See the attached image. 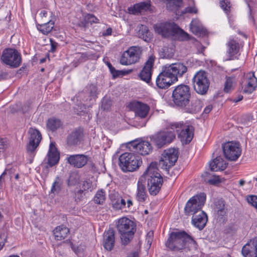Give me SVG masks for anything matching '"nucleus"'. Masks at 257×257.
<instances>
[{
	"label": "nucleus",
	"mask_w": 257,
	"mask_h": 257,
	"mask_svg": "<svg viewBox=\"0 0 257 257\" xmlns=\"http://www.w3.org/2000/svg\"><path fill=\"white\" fill-rule=\"evenodd\" d=\"M154 62V57L153 56L150 57L139 74V77L141 79L148 83H149L151 79L152 68L153 66Z\"/></svg>",
	"instance_id": "aec40b11"
},
{
	"label": "nucleus",
	"mask_w": 257,
	"mask_h": 257,
	"mask_svg": "<svg viewBox=\"0 0 257 257\" xmlns=\"http://www.w3.org/2000/svg\"><path fill=\"white\" fill-rule=\"evenodd\" d=\"M50 44H51L50 51L52 52H54L56 50V48L58 46V44H57V43L55 42L52 39H50Z\"/></svg>",
	"instance_id": "69168bd1"
},
{
	"label": "nucleus",
	"mask_w": 257,
	"mask_h": 257,
	"mask_svg": "<svg viewBox=\"0 0 257 257\" xmlns=\"http://www.w3.org/2000/svg\"><path fill=\"white\" fill-rule=\"evenodd\" d=\"M190 97V87L188 85H179L173 91V101L176 105L179 106H184L188 103L189 101Z\"/></svg>",
	"instance_id": "423d86ee"
},
{
	"label": "nucleus",
	"mask_w": 257,
	"mask_h": 257,
	"mask_svg": "<svg viewBox=\"0 0 257 257\" xmlns=\"http://www.w3.org/2000/svg\"><path fill=\"white\" fill-rule=\"evenodd\" d=\"M244 257H257V237L250 240L242 248Z\"/></svg>",
	"instance_id": "a211bd4d"
},
{
	"label": "nucleus",
	"mask_w": 257,
	"mask_h": 257,
	"mask_svg": "<svg viewBox=\"0 0 257 257\" xmlns=\"http://www.w3.org/2000/svg\"><path fill=\"white\" fill-rule=\"evenodd\" d=\"M235 83V79L234 77H226L224 83V91L228 93L232 90Z\"/></svg>",
	"instance_id": "c9c22d12"
},
{
	"label": "nucleus",
	"mask_w": 257,
	"mask_h": 257,
	"mask_svg": "<svg viewBox=\"0 0 257 257\" xmlns=\"http://www.w3.org/2000/svg\"><path fill=\"white\" fill-rule=\"evenodd\" d=\"M71 248L72 250L75 252V253L78 255L82 253L84 250V246L82 245L77 246L76 245L72 244Z\"/></svg>",
	"instance_id": "603ef678"
},
{
	"label": "nucleus",
	"mask_w": 257,
	"mask_h": 257,
	"mask_svg": "<svg viewBox=\"0 0 257 257\" xmlns=\"http://www.w3.org/2000/svg\"><path fill=\"white\" fill-rule=\"evenodd\" d=\"M79 175L77 173L73 172L70 175L68 182V185H74L79 182Z\"/></svg>",
	"instance_id": "49530a36"
},
{
	"label": "nucleus",
	"mask_w": 257,
	"mask_h": 257,
	"mask_svg": "<svg viewBox=\"0 0 257 257\" xmlns=\"http://www.w3.org/2000/svg\"><path fill=\"white\" fill-rule=\"evenodd\" d=\"M257 86V78L254 76L253 72L247 73L245 77V83L243 91L251 93Z\"/></svg>",
	"instance_id": "4be33fe9"
},
{
	"label": "nucleus",
	"mask_w": 257,
	"mask_h": 257,
	"mask_svg": "<svg viewBox=\"0 0 257 257\" xmlns=\"http://www.w3.org/2000/svg\"><path fill=\"white\" fill-rule=\"evenodd\" d=\"M62 184V182L61 179L59 177H56L55 181L53 183L51 189L50 195H55L58 194L61 190Z\"/></svg>",
	"instance_id": "58836bf2"
},
{
	"label": "nucleus",
	"mask_w": 257,
	"mask_h": 257,
	"mask_svg": "<svg viewBox=\"0 0 257 257\" xmlns=\"http://www.w3.org/2000/svg\"><path fill=\"white\" fill-rule=\"evenodd\" d=\"M205 200L206 196L204 193H200L190 198L187 202L184 209L186 215L197 214L199 211H201Z\"/></svg>",
	"instance_id": "1a4fd4ad"
},
{
	"label": "nucleus",
	"mask_w": 257,
	"mask_h": 257,
	"mask_svg": "<svg viewBox=\"0 0 257 257\" xmlns=\"http://www.w3.org/2000/svg\"><path fill=\"white\" fill-rule=\"evenodd\" d=\"M193 88L195 91L200 94L206 93L209 86V80L204 71L197 72L192 79Z\"/></svg>",
	"instance_id": "6e6552de"
},
{
	"label": "nucleus",
	"mask_w": 257,
	"mask_h": 257,
	"mask_svg": "<svg viewBox=\"0 0 257 257\" xmlns=\"http://www.w3.org/2000/svg\"><path fill=\"white\" fill-rule=\"evenodd\" d=\"M110 67H109V70L111 72V74H112L113 76L114 77H116L120 75V74H122V72L121 71H118L116 70L114 67L112 66V65L109 64Z\"/></svg>",
	"instance_id": "bf43d9fd"
},
{
	"label": "nucleus",
	"mask_w": 257,
	"mask_h": 257,
	"mask_svg": "<svg viewBox=\"0 0 257 257\" xmlns=\"http://www.w3.org/2000/svg\"><path fill=\"white\" fill-rule=\"evenodd\" d=\"M229 4L228 0H222L220 2V7L226 12L228 11L229 9Z\"/></svg>",
	"instance_id": "4d7b16f0"
},
{
	"label": "nucleus",
	"mask_w": 257,
	"mask_h": 257,
	"mask_svg": "<svg viewBox=\"0 0 257 257\" xmlns=\"http://www.w3.org/2000/svg\"><path fill=\"white\" fill-rule=\"evenodd\" d=\"M111 101L109 98L104 97L102 100L101 108L104 110H108L111 105Z\"/></svg>",
	"instance_id": "09e8293b"
},
{
	"label": "nucleus",
	"mask_w": 257,
	"mask_h": 257,
	"mask_svg": "<svg viewBox=\"0 0 257 257\" xmlns=\"http://www.w3.org/2000/svg\"><path fill=\"white\" fill-rule=\"evenodd\" d=\"M215 209L219 215L223 216L225 213L224 201L220 199L216 201Z\"/></svg>",
	"instance_id": "37998d69"
},
{
	"label": "nucleus",
	"mask_w": 257,
	"mask_h": 257,
	"mask_svg": "<svg viewBox=\"0 0 257 257\" xmlns=\"http://www.w3.org/2000/svg\"><path fill=\"white\" fill-rule=\"evenodd\" d=\"M121 196L119 194L115 191H112L109 195L111 204L114 202L116 200L119 198Z\"/></svg>",
	"instance_id": "5fc2aeb1"
},
{
	"label": "nucleus",
	"mask_w": 257,
	"mask_h": 257,
	"mask_svg": "<svg viewBox=\"0 0 257 257\" xmlns=\"http://www.w3.org/2000/svg\"><path fill=\"white\" fill-rule=\"evenodd\" d=\"M42 139L40 132L36 129H33V156L35 150L39 146Z\"/></svg>",
	"instance_id": "e433bc0d"
},
{
	"label": "nucleus",
	"mask_w": 257,
	"mask_h": 257,
	"mask_svg": "<svg viewBox=\"0 0 257 257\" xmlns=\"http://www.w3.org/2000/svg\"><path fill=\"white\" fill-rule=\"evenodd\" d=\"M83 134L81 131L75 130L72 132L67 137V143L69 146L78 145L81 141Z\"/></svg>",
	"instance_id": "bb28decb"
},
{
	"label": "nucleus",
	"mask_w": 257,
	"mask_h": 257,
	"mask_svg": "<svg viewBox=\"0 0 257 257\" xmlns=\"http://www.w3.org/2000/svg\"><path fill=\"white\" fill-rule=\"evenodd\" d=\"M227 163L221 156L216 157L212 162L209 163L212 171H223L227 167Z\"/></svg>",
	"instance_id": "cd10ccee"
},
{
	"label": "nucleus",
	"mask_w": 257,
	"mask_h": 257,
	"mask_svg": "<svg viewBox=\"0 0 257 257\" xmlns=\"http://www.w3.org/2000/svg\"><path fill=\"white\" fill-rule=\"evenodd\" d=\"M131 107L135 112V115L142 118H145L150 110V107L148 105L140 101L132 102Z\"/></svg>",
	"instance_id": "6ab92c4d"
},
{
	"label": "nucleus",
	"mask_w": 257,
	"mask_h": 257,
	"mask_svg": "<svg viewBox=\"0 0 257 257\" xmlns=\"http://www.w3.org/2000/svg\"><path fill=\"white\" fill-rule=\"evenodd\" d=\"M69 230L67 227L64 225L57 226L53 231L55 238L57 240L64 239L68 235Z\"/></svg>",
	"instance_id": "7c9ffc66"
},
{
	"label": "nucleus",
	"mask_w": 257,
	"mask_h": 257,
	"mask_svg": "<svg viewBox=\"0 0 257 257\" xmlns=\"http://www.w3.org/2000/svg\"><path fill=\"white\" fill-rule=\"evenodd\" d=\"M197 10L194 6L188 7L186 8L182 12V13H196Z\"/></svg>",
	"instance_id": "052dcab7"
},
{
	"label": "nucleus",
	"mask_w": 257,
	"mask_h": 257,
	"mask_svg": "<svg viewBox=\"0 0 257 257\" xmlns=\"http://www.w3.org/2000/svg\"><path fill=\"white\" fill-rule=\"evenodd\" d=\"M37 29L44 35H47L50 33L54 27V22L52 20H49L46 22L40 23L36 20Z\"/></svg>",
	"instance_id": "c756f323"
},
{
	"label": "nucleus",
	"mask_w": 257,
	"mask_h": 257,
	"mask_svg": "<svg viewBox=\"0 0 257 257\" xmlns=\"http://www.w3.org/2000/svg\"><path fill=\"white\" fill-rule=\"evenodd\" d=\"M195 244L196 241L185 231L171 232L166 243V246L173 251H180Z\"/></svg>",
	"instance_id": "f03ea898"
},
{
	"label": "nucleus",
	"mask_w": 257,
	"mask_h": 257,
	"mask_svg": "<svg viewBox=\"0 0 257 257\" xmlns=\"http://www.w3.org/2000/svg\"><path fill=\"white\" fill-rule=\"evenodd\" d=\"M252 116L250 114L243 115L241 118V122L244 125H250L252 121Z\"/></svg>",
	"instance_id": "3c124183"
},
{
	"label": "nucleus",
	"mask_w": 257,
	"mask_h": 257,
	"mask_svg": "<svg viewBox=\"0 0 257 257\" xmlns=\"http://www.w3.org/2000/svg\"><path fill=\"white\" fill-rule=\"evenodd\" d=\"M1 59L7 65L12 67H18L21 62V57L15 49L9 48L4 50Z\"/></svg>",
	"instance_id": "f8f14e48"
},
{
	"label": "nucleus",
	"mask_w": 257,
	"mask_h": 257,
	"mask_svg": "<svg viewBox=\"0 0 257 257\" xmlns=\"http://www.w3.org/2000/svg\"><path fill=\"white\" fill-rule=\"evenodd\" d=\"M139 35L140 37L145 41H148V39L150 37V33L149 31L147 26L142 25L139 30Z\"/></svg>",
	"instance_id": "c03bdc74"
},
{
	"label": "nucleus",
	"mask_w": 257,
	"mask_h": 257,
	"mask_svg": "<svg viewBox=\"0 0 257 257\" xmlns=\"http://www.w3.org/2000/svg\"><path fill=\"white\" fill-rule=\"evenodd\" d=\"M119 165L124 172H133L138 170L142 164L140 157L134 153L125 152L119 157Z\"/></svg>",
	"instance_id": "20e7f679"
},
{
	"label": "nucleus",
	"mask_w": 257,
	"mask_h": 257,
	"mask_svg": "<svg viewBox=\"0 0 257 257\" xmlns=\"http://www.w3.org/2000/svg\"><path fill=\"white\" fill-rule=\"evenodd\" d=\"M145 185L144 176H141L138 182L136 194V199L139 202H143L146 199L147 193Z\"/></svg>",
	"instance_id": "b1692460"
},
{
	"label": "nucleus",
	"mask_w": 257,
	"mask_h": 257,
	"mask_svg": "<svg viewBox=\"0 0 257 257\" xmlns=\"http://www.w3.org/2000/svg\"><path fill=\"white\" fill-rule=\"evenodd\" d=\"M114 232L113 229H109L104 233L103 246L107 250H111L114 244Z\"/></svg>",
	"instance_id": "a878e982"
},
{
	"label": "nucleus",
	"mask_w": 257,
	"mask_h": 257,
	"mask_svg": "<svg viewBox=\"0 0 257 257\" xmlns=\"http://www.w3.org/2000/svg\"><path fill=\"white\" fill-rule=\"evenodd\" d=\"M181 107H183L187 112L195 113L201 110L202 107V103L199 99L194 98Z\"/></svg>",
	"instance_id": "393cba45"
},
{
	"label": "nucleus",
	"mask_w": 257,
	"mask_h": 257,
	"mask_svg": "<svg viewBox=\"0 0 257 257\" xmlns=\"http://www.w3.org/2000/svg\"><path fill=\"white\" fill-rule=\"evenodd\" d=\"M97 23H99V20L96 17L92 14H87L83 16V20L78 23V26L86 28L88 24Z\"/></svg>",
	"instance_id": "2f4dec72"
},
{
	"label": "nucleus",
	"mask_w": 257,
	"mask_h": 257,
	"mask_svg": "<svg viewBox=\"0 0 257 257\" xmlns=\"http://www.w3.org/2000/svg\"><path fill=\"white\" fill-rule=\"evenodd\" d=\"M83 191L82 190H79L75 193L74 198L75 201L78 202L82 200L83 197Z\"/></svg>",
	"instance_id": "864d4df0"
},
{
	"label": "nucleus",
	"mask_w": 257,
	"mask_h": 257,
	"mask_svg": "<svg viewBox=\"0 0 257 257\" xmlns=\"http://www.w3.org/2000/svg\"><path fill=\"white\" fill-rule=\"evenodd\" d=\"M32 102L31 101L27 102L24 104V105L21 107L22 111L24 113H26L31 109Z\"/></svg>",
	"instance_id": "6e6d98bb"
},
{
	"label": "nucleus",
	"mask_w": 257,
	"mask_h": 257,
	"mask_svg": "<svg viewBox=\"0 0 257 257\" xmlns=\"http://www.w3.org/2000/svg\"><path fill=\"white\" fill-rule=\"evenodd\" d=\"M96 184H93L90 180H86L83 182L82 188L84 190L91 191L95 188Z\"/></svg>",
	"instance_id": "de8ad7c7"
},
{
	"label": "nucleus",
	"mask_w": 257,
	"mask_h": 257,
	"mask_svg": "<svg viewBox=\"0 0 257 257\" xmlns=\"http://www.w3.org/2000/svg\"><path fill=\"white\" fill-rule=\"evenodd\" d=\"M227 53L229 57L233 56L238 52L239 45L235 41L233 40L229 41L227 44Z\"/></svg>",
	"instance_id": "f704fd0d"
},
{
	"label": "nucleus",
	"mask_w": 257,
	"mask_h": 257,
	"mask_svg": "<svg viewBox=\"0 0 257 257\" xmlns=\"http://www.w3.org/2000/svg\"><path fill=\"white\" fill-rule=\"evenodd\" d=\"M127 146L131 151L142 156L147 155L152 151V147L148 141H134L130 142Z\"/></svg>",
	"instance_id": "4468645a"
},
{
	"label": "nucleus",
	"mask_w": 257,
	"mask_h": 257,
	"mask_svg": "<svg viewBox=\"0 0 257 257\" xmlns=\"http://www.w3.org/2000/svg\"><path fill=\"white\" fill-rule=\"evenodd\" d=\"M190 28L191 32L195 35H200L203 32V26L198 19H194L192 21Z\"/></svg>",
	"instance_id": "72a5a7b5"
},
{
	"label": "nucleus",
	"mask_w": 257,
	"mask_h": 257,
	"mask_svg": "<svg viewBox=\"0 0 257 257\" xmlns=\"http://www.w3.org/2000/svg\"><path fill=\"white\" fill-rule=\"evenodd\" d=\"M247 202L257 209V196L255 195H249L246 197Z\"/></svg>",
	"instance_id": "8fccbe9b"
},
{
	"label": "nucleus",
	"mask_w": 257,
	"mask_h": 257,
	"mask_svg": "<svg viewBox=\"0 0 257 257\" xmlns=\"http://www.w3.org/2000/svg\"><path fill=\"white\" fill-rule=\"evenodd\" d=\"M63 123L61 120L56 117H51L48 119L47 122V128L52 132L61 128L62 126Z\"/></svg>",
	"instance_id": "473e14b6"
},
{
	"label": "nucleus",
	"mask_w": 257,
	"mask_h": 257,
	"mask_svg": "<svg viewBox=\"0 0 257 257\" xmlns=\"http://www.w3.org/2000/svg\"><path fill=\"white\" fill-rule=\"evenodd\" d=\"M86 57V55L84 53L78 54L77 56V58H78V60L81 62L85 60Z\"/></svg>",
	"instance_id": "774afa93"
},
{
	"label": "nucleus",
	"mask_w": 257,
	"mask_h": 257,
	"mask_svg": "<svg viewBox=\"0 0 257 257\" xmlns=\"http://www.w3.org/2000/svg\"><path fill=\"white\" fill-rule=\"evenodd\" d=\"M142 54V49L139 46L131 47L124 51L121 56L120 63L123 65H128L138 62Z\"/></svg>",
	"instance_id": "9d476101"
},
{
	"label": "nucleus",
	"mask_w": 257,
	"mask_h": 257,
	"mask_svg": "<svg viewBox=\"0 0 257 257\" xmlns=\"http://www.w3.org/2000/svg\"><path fill=\"white\" fill-rule=\"evenodd\" d=\"M175 138V134L171 131H159L150 137L151 141L158 148H161L170 144Z\"/></svg>",
	"instance_id": "0eeeda50"
},
{
	"label": "nucleus",
	"mask_w": 257,
	"mask_h": 257,
	"mask_svg": "<svg viewBox=\"0 0 257 257\" xmlns=\"http://www.w3.org/2000/svg\"><path fill=\"white\" fill-rule=\"evenodd\" d=\"M224 157L228 160L236 161L241 155V148L238 142H228L222 146Z\"/></svg>",
	"instance_id": "9b49d317"
},
{
	"label": "nucleus",
	"mask_w": 257,
	"mask_h": 257,
	"mask_svg": "<svg viewBox=\"0 0 257 257\" xmlns=\"http://www.w3.org/2000/svg\"><path fill=\"white\" fill-rule=\"evenodd\" d=\"M207 221V216L203 211H199L197 214H193L192 222L193 224L200 230L202 229Z\"/></svg>",
	"instance_id": "5701e85b"
},
{
	"label": "nucleus",
	"mask_w": 257,
	"mask_h": 257,
	"mask_svg": "<svg viewBox=\"0 0 257 257\" xmlns=\"http://www.w3.org/2000/svg\"><path fill=\"white\" fill-rule=\"evenodd\" d=\"M208 182L210 184L215 185V184L220 183V180L219 176H213L212 179H210L208 180Z\"/></svg>",
	"instance_id": "e2e57ef3"
},
{
	"label": "nucleus",
	"mask_w": 257,
	"mask_h": 257,
	"mask_svg": "<svg viewBox=\"0 0 257 257\" xmlns=\"http://www.w3.org/2000/svg\"><path fill=\"white\" fill-rule=\"evenodd\" d=\"M47 157L48 164L50 167L57 164L59 161L60 154L54 142H51L50 144Z\"/></svg>",
	"instance_id": "412c9836"
},
{
	"label": "nucleus",
	"mask_w": 257,
	"mask_h": 257,
	"mask_svg": "<svg viewBox=\"0 0 257 257\" xmlns=\"http://www.w3.org/2000/svg\"><path fill=\"white\" fill-rule=\"evenodd\" d=\"M177 35L178 36V38L180 41H187L191 39V37L189 34L181 29L177 26H176V29H175L174 35Z\"/></svg>",
	"instance_id": "79ce46f5"
},
{
	"label": "nucleus",
	"mask_w": 257,
	"mask_h": 257,
	"mask_svg": "<svg viewBox=\"0 0 257 257\" xmlns=\"http://www.w3.org/2000/svg\"><path fill=\"white\" fill-rule=\"evenodd\" d=\"M182 6V0H167V8L170 11L177 10Z\"/></svg>",
	"instance_id": "ea45409f"
},
{
	"label": "nucleus",
	"mask_w": 257,
	"mask_h": 257,
	"mask_svg": "<svg viewBox=\"0 0 257 257\" xmlns=\"http://www.w3.org/2000/svg\"><path fill=\"white\" fill-rule=\"evenodd\" d=\"M176 26L174 23H164L156 24L154 26L155 31L163 37L174 35Z\"/></svg>",
	"instance_id": "dca6fc26"
},
{
	"label": "nucleus",
	"mask_w": 257,
	"mask_h": 257,
	"mask_svg": "<svg viewBox=\"0 0 257 257\" xmlns=\"http://www.w3.org/2000/svg\"><path fill=\"white\" fill-rule=\"evenodd\" d=\"M178 158V150L171 148L165 150L159 161V166L164 169L167 170L173 166Z\"/></svg>",
	"instance_id": "ddd939ff"
},
{
	"label": "nucleus",
	"mask_w": 257,
	"mask_h": 257,
	"mask_svg": "<svg viewBox=\"0 0 257 257\" xmlns=\"http://www.w3.org/2000/svg\"><path fill=\"white\" fill-rule=\"evenodd\" d=\"M187 67L182 63H174L162 67V71L156 80L157 86L160 89H167L178 81L187 72Z\"/></svg>",
	"instance_id": "f257e3e1"
},
{
	"label": "nucleus",
	"mask_w": 257,
	"mask_h": 257,
	"mask_svg": "<svg viewBox=\"0 0 257 257\" xmlns=\"http://www.w3.org/2000/svg\"><path fill=\"white\" fill-rule=\"evenodd\" d=\"M126 205V201L121 196L112 203L113 208L116 210L122 209Z\"/></svg>",
	"instance_id": "a18cd8bd"
},
{
	"label": "nucleus",
	"mask_w": 257,
	"mask_h": 257,
	"mask_svg": "<svg viewBox=\"0 0 257 257\" xmlns=\"http://www.w3.org/2000/svg\"><path fill=\"white\" fill-rule=\"evenodd\" d=\"M20 108H21V105L18 104H16L13 106H11L10 107V111L12 113H14L17 112L18 111H19L20 109Z\"/></svg>",
	"instance_id": "0e129e2a"
},
{
	"label": "nucleus",
	"mask_w": 257,
	"mask_h": 257,
	"mask_svg": "<svg viewBox=\"0 0 257 257\" xmlns=\"http://www.w3.org/2000/svg\"><path fill=\"white\" fill-rule=\"evenodd\" d=\"M52 13L51 12L47 10H42L37 16V21L39 23L46 22L50 19Z\"/></svg>",
	"instance_id": "4c0bfd02"
},
{
	"label": "nucleus",
	"mask_w": 257,
	"mask_h": 257,
	"mask_svg": "<svg viewBox=\"0 0 257 257\" xmlns=\"http://www.w3.org/2000/svg\"><path fill=\"white\" fill-rule=\"evenodd\" d=\"M67 162L76 168H81L84 166L88 161V157L83 154L69 155L66 158Z\"/></svg>",
	"instance_id": "f3484780"
},
{
	"label": "nucleus",
	"mask_w": 257,
	"mask_h": 257,
	"mask_svg": "<svg viewBox=\"0 0 257 257\" xmlns=\"http://www.w3.org/2000/svg\"><path fill=\"white\" fill-rule=\"evenodd\" d=\"M134 222L125 217L118 220L116 228L120 234V238L123 244H127L133 238L136 230Z\"/></svg>",
	"instance_id": "39448f33"
},
{
	"label": "nucleus",
	"mask_w": 257,
	"mask_h": 257,
	"mask_svg": "<svg viewBox=\"0 0 257 257\" xmlns=\"http://www.w3.org/2000/svg\"><path fill=\"white\" fill-rule=\"evenodd\" d=\"M173 126H175L178 137L183 144H187L191 142L193 137V127L182 123L175 124Z\"/></svg>",
	"instance_id": "2eb2a0df"
},
{
	"label": "nucleus",
	"mask_w": 257,
	"mask_h": 257,
	"mask_svg": "<svg viewBox=\"0 0 257 257\" xmlns=\"http://www.w3.org/2000/svg\"><path fill=\"white\" fill-rule=\"evenodd\" d=\"M27 152L30 155L32 154V134L30 135L29 143L27 146Z\"/></svg>",
	"instance_id": "13d9d810"
},
{
	"label": "nucleus",
	"mask_w": 257,
	"mask_h": 257,
	"mask_svg": "<svg viewBox=\"0 0 257 257\" xmlns=\"http://www.w3.org/2000/svg\"><path fill=\"white\" fill-rule=\"evenodd\" d=\"M154 236V232L153 231H150L147 234L146 240L148 244L151 245Z\"/></svg>",
	"instance_id": "680f3d73"
},
{
	"label": "nucleus",
	"mask_w": 257,
	"mask_h": 257,
	"mask_svg": "<svg viewBox=\"0 0 257 257\" xmlns=\"http://www.w3.org/2000/svg\"><path fill=\"white\" fill-rule=\"evenodd\" d=\"M157 166L156 162H152L141 176H144L145 181L147 179L148 190L152 195H156L159 192L163 183V178L158 173Z\"/></svg>",
	"instance_id": "7ed1b4c3"
},
{
	"label": "nucleus",
	"mask_w": 257,
	"mask_h": 257,
	"mask_svg": "<svg viewBox=\"0 0 257 257\" xmlns=\"http://www.w3.org/2000/svg\"><path fill=\"white\" fill-rule=\"evenodd\" d=\"M149 2H142L136 4L128 9L129 13L134 15L142 14L148 11L150 8Z\"/></svg>",
	"instance_id": "c85d7f7f"
},
{
	"label": "nucleus",
	"mask_w": 257,
	"mask_h": 257,
	"mask_svg": "<svg viewBox=\"0 0 257 257\" xmlns=\"http://www.w3.org/2000/svg\"><path fill=\"white\" fill-rule=\"evenodd\" d=\"M97 88L94 85H90L89 86V93L92 96L96 95Z\"/></svg>",
	"instance_id": "338daca9"
},
{
	"label": "nucleus",
	"mask_w": 257,
	"mask_h": 257,
	"mask_svg": "<svg viewBox=\"0 0 257 257\" xmlns=\"http://www.w3.org/2000/svg\"><path fill=\"white\" fill-rule=\"evenodd\" d=\"M93 200L95 203L102 204L105 200V192L102 189L98 190L95 195Z\"/></svg>",
	"instance_id": "a19ab883"
}]
</instances>
